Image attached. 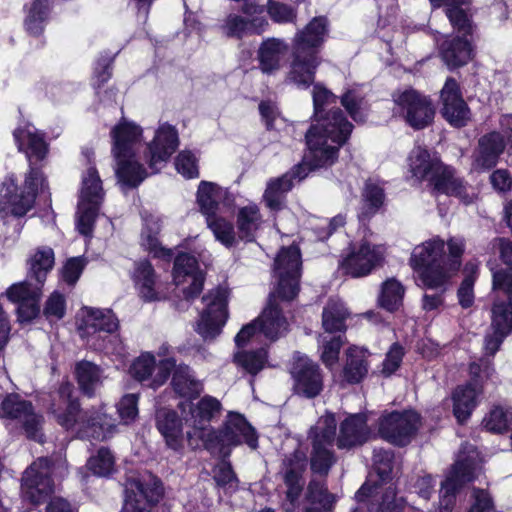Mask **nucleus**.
Instances as JSON below:
<instances>
[{
    "label": "nucleus",
    "instance_id": "obj_1",
    "mask_svg": "<svg viewBox=\"0 0 512 512\" xmlns=\"http://www.w3.org/2000/svg\"><path fill=\"white\" fill-rule=\"evenodd\" d=\"M336 103V96L325 87L313 88L315 123L306 133L308 153L306 160L314 167L332 165L338 157V149L352 132V124L339 109L325 112L329 104Z\"/></svg>",
    "mask_w": 512,
    "mask_h": 512
},
{
    "label": "nucleus",
    "instance_id": "obj_2",
    "mask_svg": "<svg viewBox=\"0 0 512 512\" xmlns=\"http://www.w3.org/2000/svg\"><path fill=\"white\" fill-rule=\"evenodd\" d=\"M18 150L24 152L29 161V171L24 184L18 187L13 177L7 178L1 188V210L14 216H24L34 205L38 189L45 186L43 173L33 166V160H43L48 153L44 134L32 124L17 128L13 133Z\"/></svg>",
    "mask_w": 512,
    "mask_h": 512
},
{
    "label": "nucleus",
    "instance_id": "obj_3",
    "mask_svg": "<svg viewBox=\"0 0 512 512\" xmlns=\"http://www.w3.org/2000/svg\"><path fill=\"white\" fill-rule=\"evenodd\" d=\"M301 263L300 249L295 245L281 249L275 259L278 286L270 294L267 306L256 319L259 331L270 340H276L288 329V322L282 314L278 300L290 301L298 294Z\"/></svg>",
    "mask_w": 512,
    "mask_h": 512
},
{
    "label": "nucleus",
    "instance_id": "obj_4",
    "mask_svg": "<svg viewBox=\"0 0 512 512\" xmlns=\"http://www.w3.org/2000/svg\"><path fill=\"white\" fill-rule=\"evenodd\" d=\"M142 129L130 122H121L113 128L112 154L115 159V174L118 183L127 189L138 187L149 175L138 161L135 153Z\"/></svg>",
    "mask_w": 512,
    "mask_h": 512
},
{
    "label": "nucleus",
    "instance_id": "obj_5",
    "mask_svg": "<svg viewBox=\"0 0 512 512\" xmlns=\"http://www.w3.org/2000/svg\"><path fill=\"white\" fill-rule=\"evenodd\" d=\"M53 265V250L49 247L38 249L30 260L28 280L12 285L7 291L8 298L18 304L20 322H29L39 314L41 286Z\"/></svg>",
    "mask_w": 512,
    "mask_h": 512
},
{
    "label": "nucleus",
    "instance_id": "obj_6",
    "mask_svg": "<svg viewBox=\"0 0 512 512\" xmlns=\"http://www.w3.org/2000/svg\"><path fill=\"white\" fill-rule=\"evenodd\" d=\"M72 386L68 383L61 385L59 396L66 403L64 412L53 410L57 422L66 429H75L81 438L104 441L116 431V424L111 416L102 410L80 411L78 401L72 400Z\"/></svg>",
    "mask_w": 512,
    "mask_h": 512
},
{
    "label": "nucleus",
    "instance_id": "obj_7",
    "mask_svg": "<svg viewBox=\"0 0 512 512\" xmlns=\"http://www.w3.org/2000/svg\"><path fill=\"white\" fill-rule=\"evenodd\" d=\"M409 262L427 288H441L449 280L445 265L444 241L439 237L417 245L411 253Z\"/></svg>",
    "mask_w": 512,
    "mask_h": 512
},
{
    "label": "nucleus",
    "instance_id": "obj_8",
    "mask_svg": "<svg viewBox=\"0 0 512 512\" xmlns=\"http://www.w3.org/2000/svg\"><path fill=\"white\" fill-rule=\"evenodd\" d=\"M337 422L333 414L321 416L310 428L308 438L311 441L310 469L320 476H327L337 457L333 451Z\"/></svg>",
    "mask_w": 512,
    "mask_h": 512
},
{
    "label": "nucleus",
    "instance_id": "obj_9",
    "mask_svg": "<svg viewBox=\"0 0 512 512\" xmlns=\"http://www.w3.org/2000/svg\"><path fill=\"white\" fill-rule=\"evenodd\" d=\"M461 451L456 463L441 484L439 509L437 512H451L456 492L465 483L474 480L481 469V460L476 449L469 445Z\"/></svg>",
    "mask_w": 512,
    "mask_h": 512
},
{
    "label": "nucleus",
    "instance_id": "obj_10",
    "mask_svg": "<svg viewBox=\"0 0 512 512\" xmlns=\"http://www.w3.org/2000/svg\"><path fill=\"white\" fill-rule=\"evenodd\" d=\"M395 112L415 130L428 127L434 120L432 100L415 89H405L393 94Z\"/></svg>",
    "mask_w": 512,
    "mask_h": 512
},
{
    "label": "nucleus",
    "instance_id": "obj_11",
    "mask_svg": "<svg viewBox=\"0 0 512 512\" xmlns=\"http://www.w3.org/2000/svg\"><path fill=\"white\" fill-rule=\"evenodd\" d=\"M246 443L251 449L258 447V437L254 428L238 413H230L223 427L207 440L205 449L213 452L218 449L221 453L225 447Z\"/></svg>",
    "mask_w": 512,
    "mask_h": 512
},
{
    "label": "nucleus",
    "instance_id": "obj_12",
    "mask_svg": "<svg viewBox=\"0 0 512 512\" xmlns=\"http://www.w3.org/2000/svg\"><path fill=\"white\" fill-rule=\"evenodd\" d=\"M307 466V456L302 450L287 455L281 464L279 475L285 485V497L281 506L285 512H296L303 492L305 480L303 474Z\"/></svg>",
    "mask_w": 512,
    "mask_h": 512
},
{
    "label": "nucleus",
    "instance_id": "obj_13",
    "mask_svg": "<svg viewBox=\"0 0 512 512\" xmlns=\"http://www.w3.org/2000/svg\"><path fill=\"white\" fill-rule=\"evenodd\" d=\"M221 410V403L212 396H204L190 408V418L187 423L191 430L187 432L189 446L198 448L207 445V440L212 436L214 429L210 423Z\"/></svg>",
    "mask_w": 512,
    "mask_h": 512
},
{
    "label": "nucleus",
    "instance_id": "obj_14",
    "mask_svg": "<svg viewBox=\"0 0 512 512\" xmlns=\"http://www.w3.org/2000/svg\"><path fill=\"white\" fill-rule=\"evenodd\" d=\"M495 373L488 361L470 365L471 381L465 386H459L453 393V413L459 423H464L477 405L476 397L480 393L479 381L490 379Z\"/></svg>",
    "mask_w": 512,
    "mask_h": 512
},
{
    "label": "nucleus",
    "instance_id": "obj_15",
    "mask_svg": "<svg viewBox=\"0 0 512 512\" xmlns=\"http://www.w3.org/2000/svg\"><path fill=\"white\" fill-rule=\"evenodd\" d=\"M228 296V289L219 286L203 297L206 307L197 323V332L204 339H214L220 334L228 318Z\"/></svg>",
    "mask_w": 512,
    "mask_h": 512
},
{
    "label": "nucleus",
    "instance_id": "obj_16",
    "mask_svg": "<svg viewBox=\"0 0 512 512\" xmlns=\"http://www.w3.org/2000/svg\"><path fill=\"white\" fill-rule=\"evenodd\" d=\"M420 426V415L414 411L391 412L379 419L378 433L382 439L393 445L406 446Z\"/></svg>",
    "mask_w": 512,
    "mask_h": 512
},
{
    "label": "nucleus",
    "instance_id": "obj_17",
    "mask_svg": "<svg viewBox=\"0 0 512 512\" xmlns=\"http://www.w3.org/2000/svg\"><path fill=\"white\" fill-rule=\"evenodd\" d=\"M0 418L22 424L28 438L42 441V416L35 413L31 402L17 394L7 395L0 404Z\"/></svg>",
    "mask_w": 512,
    "mask_h": 512
},
{
    "label": "nucleus",
    "instance_id": "obj_18",
    "mask_svg": "<svg viewBox=\"0 0 512 512\" xmlns=\"http://www.w3.org/2000/svg\"><path fill=\"white\" fill-rule=\"evenodd\" d=\"M53 468L48 458H38L24 472L21 490L25 499L38 504L54 490L51 479Z\"/></svg>",
    "mask_w": 512,
    "mask_h": 512
},
{
    "label": "nucleus",
    "instance_id": "obj_19",
    "mask_svg": "<svg viewBox=\"0 0 512 512\" xmlns=\"http://www.w3.org/2000/svg\"><path fill=\"white\" fill-rule=\"evenodd\" d=\"M293 390L305 398H315L323 390V376L321 369L311 359L297 357L291 368Z\"/></svg>",
    "mask_w": 512,
    "mask_h": 512
},
{
    "label": "nucleus",
    "instance_id": "obj_20",
    "mask_svg": "<svg viewBox=\"0 0 512 512\" xmlns=\"http://www.w3.org/2000/svg\"><path fill=\"white\" fill-rule=\"evenodd\" d=\"M179 144L175 127L164 123L157 129L154 139L147 145L144 158L149 164L151 173H156L175 152Z\"/></svg>",
    "mask_w": 512,
    "mask_h": 512
},
{
    "label": "nucleus",
    "instance_id": "obj_21",
    "mask_svg": "<svg viewBox=\"0 0 512 512\" xmlns=\"http://www.w3.org/2000/svg\"><path fill=\"white\" fill-rule=\"evenodd\" d=\"M163 495L161 482L150 478L148 482L133 480L127 487V498L121 512H150L149 507Z\"/></svg>",
    "mask_w": 512,
    "mask_h": 512
},
{
    "label": "nucleus",
    "instance_id": "obj_22",
    "mask_svg": "<svg viewBox=\"0 0 512 512\" xmlns=\"http://www.w3.org/2000/svg\"><path fill=\"white\" fill-rule=\"evenodd\" d=\"M383 259V249L367 241L354 245L342 262L345 272L352 277L368 275Z\"/></svg>",
    "mask_w": 512,
    "mask_h": 512
},
{
    "label": "nucleus",
    "instance_id": "obj_23",
    "mask_svg": "<svg viewBox=\"0 0 512 512\" xmlns=\"http://www.w3.org/2000/svg\"><path fill=\"white\" fill-rule=\"evenodd\" d=\"M443 117L455 127H463L470 119V110L463 99L459 84L447 78L440 94Z\"/></svg>",
    "mask_w": 512,
    "mask_h": 512
},
{
    "label": "nucleus",
    "instance_id": "obj_24",
    "mask_svg": "<svg viewBox=\"0 0 512 512\" xmlns=\"http://www.w3.org/2000/svg\"><path fill=\"white\" fill-rule=\"evenodd\" d=\"M430 185L437 193L458 198L464 204L473 202L476 194L470 185L461 178L454 168L444 163L431 178Z\"/></svg>",
    "mask_w": 512,
    "mask_h": 512
},
{
    "label": "nucleus",
    "instance_id": "obj_25",
    "mask_svg": "<svg viewBox=\"0 0 512 512\" xmlns=\"http://www.w3.org/2000/svg\"><path fill=\"white\" fill-rule=\"evenodd\" d=\"M173 279L176 285L189 282V286L183 289L187 300L197 297L203 289L204 276L198 269L196 258L190 254L181 253L175 258Z\"/></svg>",
    "mask_w": 512,
    "mask_h": 512
},
{
    "label": "nucleus",
    "instance_id": "obj_26",
    "mask_svg": "<svg viewBox=\"0 0 512 512\" xmlns=\"http://www.w3.org/2000/svg\"><path fill=\"white\" fill-rule=\"evenodd\" d=\"M306 166H309L310 169L316 168L305 159L304 165H299L282 176L272 178L267 182L263 200L270 210L279 211L284 207L286 194L292 189L293 180L297 177L299 179L306 177Z\"/></svg>",
    "mask_w": 512,
    "mask_h": 512
},
{
    "label": "nucleus",
    "instance_id": "obj_27",
    "mask_svg": "<svg viewBox=\"0 0 512 512\" xmlns=\"http://www.w3.org/2000/svg\"><path fill=\"white\" fill-rule=\"evenodd\" d=\"M292 59L287 81L298 88L306 89L314 83L315 73L321 63L319 55L292 47Z\"/></svg>",
    "mask_w": 512,
    "mask_h": 512
},
{
    "label": "nucleus",
    "instance_id": "obj_28",
    "mask_svg": "<svg viewBox=\"0 0 512 512\" xmlns=\"http://www.w3.org/2000/svg\"><path fill=\"white\" fill-rule=\"evenodd\" d=\"M434 7L445 6V14L454 30L472 37L476 28L473 22L471 0H430Z\"/></svg>",
    "mask_w": 512,
    "mask_h": 512
},
{
    "label": "nucleus",
    "instance_id": "obj_29",
    "mask_svg": "<svg viewBox=\"0 0 512 512\" xmlns=\"http://www.w3.org/2000/svg\"><path fill=\"white\" fill-rule=\"evenodd\" d=\"M327 33V18L323 16L314 17L304 29L295 34L292 47L319 55Z\"/></svg>",
    "mask_w": 512,
    "mask_h": 512
},
{
    "label": "nucleus",
    "instance_id": "obj_30",
    "mask_svg": "<svg viewBox=\"0 0 512 512\" xmlns=\"http://www.w3.org/2000/svg\"><path fill=\"white\" fill-rule=\"evenodd\" d=\"M79 331L82 337H90L96 333L111 334L117 331L119 322L112 310L85 308Z\"/></svg>",
    "mask_w": 512,
    "mask_h": 512
},
{
    "label": "nucleus",
    "instance_id": "obj_31",
    "mask_svg": "<svg viewBox=\"0 0 512 512\" xmlns=\"http://www.w3.org/2000/svg\"><path fill=\"white\" fill-rule=\"evenodd\" d=\"M369 435L366 417L362 414H354L341 422L339 435L335 440L339 449H351L365 443Z\"/></svg>",
    "mask_w": 512,
    "mask_h": 512
},
{
    "label": "nucleus",
    "instance_id": "obj_32",
    "mask_svg": "<svg viewBox=\"0 0 512 512\" xmlns=\"http://www.w3.org/2000/svg\"><path fill=\"white\" fill-rule=\"evenodd\" d=\"M468 37L455 35L443 41L440 54L450 69L464 66L472 60L474 48Z\"/></svg>",
    "mask_w": 512,
    "mask_h": 512
},
{
    "label": "nucleus",
    "instance_id": "obj_33",
    "mask_svg": "<svg viewBox=\"0 0 512 512\" xmlns=\"http://www.w3.org/2000/svg\"><path fill=\"white\" fill-rule=\"evenodd\" d=\"M500 259L506 268L491 266L492 289L494 292L502 291L508 293L512 299V242L506 238L496 239Z\"/></svg>",
    "mask_w": 512,
    "mask_h": 512
},
{
    "label": "nucleus",
    "instance_id": "obj_34",
    "mask_svg": "<svg viewBox=\"0 0 512 512\" xmlns=\"http://www.w3.org/2000/svg\"><path fill=\"white\" fill-rule=\"evenodd\" d=\"M304 500L303 512H332L336 496L329 492L325 480L312 478L306 487Z\"/></svg>",
    "mask_w": 512,
    "mask_h": 512
},
{
    "label": "nucleus",
    "instance_id": "obj_35",
    "mask_svg": "<svg viewBox=\"0 0 512 512\" xmlns=\"http://www.w3.org/2000/svg\"><path fill=\"white\" fill-rule=\"evenodd\" d=\"M369 355L367 349L355 346L346 351V360L341 372L343 383L358 384L366 377Z\"/></svg>",
    "mask_w": 512,
    "mask_h": 512
},
{
    "label": "nucleus",
    "instance_id": "obj_36",
    "mask_svg": "<svg viewBox=\"0 0 512 512\" xmlns=\"http://www.w3.org/2000/svg\"><path fill=\"white\" fill-rule=\"evenodd\" d=\"M408 160L412 175L419 180H426L429 183L443 164L437 156H432L427 149L421 146L415 147L410 152Z\"/></svg>",
    "mask_w": 512,
    "mask_h": 512
},
{
    "label": "nucleus",
    "instance_id": "obj_37",
    "mask_svg": "<svg viewBox=\"0 0 512 512\" xmlns=\"http://www.w3.org/2000/svg\"><path fill=\"white\" fill-rule=\"evenodd\" d=\"M157 428L166 441V445L174 451L183 448L182 423L177 413L162 409L156 416Z\"/></svg>",
    "mask_w": 512,
    "mask_h": 512
},
{
    "label": "nucleus",
    "instance_id": "obj_38",
    "mask_svg": "<svg viewBox=\"0 0 512 512\" xmlns=\"http://www.w3.org/2000/svg\"><path fill=\"white\" fill-rule=\"evenodd\" d=\"M288 49L287 44L278 38H268L258 50L259 68L265 74H273L280 69L281 59Z\"/></svg>",
    "mask_w": 512,
    "mask_h": 512
},
{
    "label": "nucleus",
    "instance_id": "obj_39",
    "mask_svg": "<svg viewBox=\"0 0 512 512\" xmlns=\"http://www.w3.org/2000/svg\"><path fill=\"white\" fill-rule=\"evenodd\" d=\"M505 147L500 133L492 132L479 140V150L474 161L477 169H490L497 163L499 155Z\"/></svg>",
    "mask_w": 512,
    "mask_h": 512
},
{
    "label": "nucleus",
    "instance_id": "obj_40",
    "mask_svg": "<svg viewBox=\"0 0 512 512\" xmlns=\"http://www.w3.org/2000/svg\"><path fill=\"white\" fill-rule=\"evenodd\" d=\"M133 280L142 298L147 301L157 299L156 275L150 262L140 261L135 264Z\"/></svg>",
    "mask_w": 512,
    "mask_h": 512
},
{
    "label": "nucleus",
    "instance_id": "obj_41",
    "mask_svg": "<svg viewBox=\"0 0 512 512\" xmlns=\"http://www.w3.org/2000/svg\"><path fill=\"white\" fill-rule=\"evenodd\" d=\"M78 385L82 392L91 397L102 385V371L99 366L89 361H81L75 367Z\"/></svg>",
    "mask_w": 512,
    "mask_h": 512
},
{
    "label": "nucleus",
    "instance_id": "obj_42",
    "mask_svg": "<svg viewBox=\"0 0 512 512\" xmlns=\"http://www.w3.org/2000/svg\"><path fill=\"white\" fill-rule=\"evenodd\" d=\"M385 200L383 187L372 179L366 181L362 192V206L359 213L361 220L369 219L376 214Z\"/></svg>",
    "mask_w": 512,
    "mask_h": 512
},
{
    "label": "nucleus",
    "instance_id": "obj_43",
    "mask_svg": "<svg viewBox=\"0 0 512 512\" xmlns=\"http://www.w3.org/2000/svg\"><path fill=\"white\" fill-rule=\"evenodd\" d=\"M261 223L262 217L256 205H248L241 208L237 215L239 238L247 242L253 241Z\"/></svg>",
    "mask_w": 512,
    "mask_h": 512
},
{
    "label": "nucleus",
    "instance_id": "obj_44",
    "mask_svg": "<svg viewBox=\"0 0 512 512\" xmlns=\"http://www.w3.org/2000/svg\"><path fill=\"white\" fill-rule=\"evenodd\" d=\"M172 386L175 392L183 397H196L203 389L202 383L194 377L191 369L186 365L175 368Z\"/></svg>",
    "mask_w": 512,
    "mask_h": 512
},
{
    "label": "nucleus",
    "instance_id": "obj_45",
    "mask_svg": "<svg viewBox=\"0 0 512 512\" xmlns=\"http://www.w3.org/2000/svg\"><path fill=\"white\" fill-rule=\"evenodd\" d=\"M348 315L349 313L341 301L329 300L322 313L323 328L328 333L343 331Z\"/></svg>",
    "mask_w": 512,
    "mask_h": 512
},
{
    "label": "nucleus",
    "instance_id": "obj_46",
    "mask_svg": "<svg viewBox=\"0 0 512 512\" xmlns=\"http://www.w3.org/2000/svg\"><path fill=\"white\" fill-rule=\"evenodd\" d=\"M103 198L104 191L98 171L94 167H89L82 179L80 202L100 205Z\"/></svg>",
    "mask_w": 512,
    "mask_h": 512
},
{
    "label": "nucleus",
    "instance_id": "obj_47",
    "mask_svg": "<svg viewBox=\"0 0 512 512\" xmlns=\"http://www.w3.org/2000/svg\"><path fill=\"white\" fill-rule=\"evenodd\" d=\"M404 293L405 289L399 281L388 279L381 285L378 304L389 312L396 311L402 305Z\"/></svg>",
    "mask_w": 512,
    "mask_h": 512
},
{
    "label": "nucleus",
    "instance_id": "obj_48",
    "mask_svg": "<svg viewBox=\"0 0 512 512\" xmlns=\"http://www.w3.org/2000/svg\"><path fill=\"white\" fill-rule=\"evenodd\" d=\"M268 360L267 350L260 348L254 351H239L234 355V362L251 376L257 375Z\"/></svg>",
    "mask_w": 512,
    "mask_h": 512
},
{
    "label": "nucleus",
    "instance_id": "obj_49",
    "mask_svg": "<svg viewBox=\"0 0 512 512\" xmlns=\"http://www.w3.org/2000/svg\"><path fill=\"white\" fill-rule=\"evenodd\" d=\"M50 11L48 0H34L27 9L25 18L26 30L32 35H40Z\"/></svg>",
    "mask_w": 512,
    "mask_h": 512
},
{
    "label": "nucleus",
    "instance_id": "obj_50",
    "mask_svg": "<svg viewBox=\"0 0 512 512\" xmlns=\"http://www.w3.org/2000/svg\"><path fill=\"white\" fill-rule=\"evenodd\" d=\"M219 199V186L207 181H202L199 184L197 191V201L201 212L206 216V219L216 215Z\"/></svg>",
    "mask_w": 512,
    "mask_h": 512
},
{
    "label": "nucleus",
    "instance_id": "obj_51",
    "mask_svg": "<svg viewBox=\"0 0 512 512\" xmlns=\"http://www.w3.org/2000/svg\"><path fill=\"white\" fill-rule=\"evenodd\" d=\"M508 301H495L492 307V329L509 334L512 331V299L505 293Z\"/></svg>",
    "mask_w": 512,
    "mask_h": 512
},
{
    "label": "nucleus",
    "instance_id": "obj_52",
    "mask_svg": "<svg viewBox=\"0 0 512 512\" xmlns=\"http://www.w3.org/2000/svg\"><path fill=\"white\" fill-rule=\"evenodd\" d=\"M342 346L343 339L341 335L320 336V359L328 369L332 370L337 364Z\"/></svg>",
    "mask_w": 512,
    "mask_h": 512
},
{
    "label": "nucleus",
    "instance_id": "obj_53",
    "mask_svg": "<svg viewBox=\"0 0 512 512\" xmlns=\"http://www.w3.org/2000/svg\"><path fill=\"white\" fill-rule=\"evenodd\" d=\"M478 263L468 262L464 267L465 278L463 279L459 289V303L463 308L470 307L474 302L473 286L478 275Z\"/></svg>",
    "mask_w": 512,
    "mask_h": 512
},
{
    "label": "nucleus",
    "instance_id": "obj_54",
    "mask_svg": "<svg viewBox=\"0 0 512 512\" xmlns=\"http://www.w3.org/2000/svg\"><path fill=\"white\" fill-rule=\"evenodd\" d=\"M206 221L216 239L223 245L230 247L235 243V232L232 223L216 215L207 218Z\"/></svg>",
    "mask_w": 512,
    "mask_h": 512
},
{
    "label": "nucleus",
    "instance_id": "obj_55",
    "mask_svg": "<svg viewBox=\"0 0 512 512\" xmlns=\"http://www.w3.org/2000/svg\"><path fill=\"white\" fill-rule=\"evenodd\" d=\"M114 456L107 448H100L96 455L89 458L87 466L95 475L108 476L114 470Z\"/></svg>",
    "mask_w": 512,
    "mask_h": 512
},
{
    "label": "nucleus",
    "instance_id": "obj_56",
    "mask_svg": "<svg viewBox=\"0 0 512 512\" xmlns=\"http://www.w3.org/2000/svg\"><path fill=\"white\" fill-rule=\"evenodd\" d=\"M212 475L218 487L233 490L237 488V476L232 468L231 463L225 458L213 467Z\"/></svg>",
    "mask_w": 512,
    "mask_h": 512
},
{
    "label": "nucleus",
    "instance_id": "obj_57",
    "mask_svg": "<svg viewBox=\"0 0 512 512\" xmlns=\"http://www.w3.org/2000/svg\"><path fill=\"white\" fill-rule=\"evenodd\" d=\"M449 256L445 258V265L450 279L461 266V258L465 250V240L462 237H451L447 241Z\"/></svg>",
    "mask_w": 512,
    "mask_h": 512
},
{
    "label": "nucleus",
    "instance_id": "obj_58",
    "mask_svg": "<svg viewBox=\"0 0 512 512\" xmlns=\"http://www.w3.org/2000/svg\"><path fill=\"white\" fill-rule=\"evenodd\" d=\"M510 422V413L501 406H495L484 417L482 423L484 427L494 433H501L508 428Z\"/></svg>",
    "mask_w": 512,
    "mask_h": 512
},
{
    "label": "nucleus",
    "instance_id": "obj_59",
    "mask_svg": "<svg viewBox=\"0 0 512 512\" xmlns=\"http://www.w3.org/2000/svg\"><path fill=\"white\" fill-rule=\"evenodd\" d=\"M341 103L357 122H363L365 119L364 98L356 90H348L341 97Z\"/></svg>",
    "mask_w": 512,
    "mask_h": 512
},
{
    "label": "nucleus",
    "instance_id": "obj_60",
    "mask_svg": "<svg viewBox=\"0 0 512 512\" xmlns=\"http://www.w3.org/2000/svg\"><path fill=\"white\" fill-rule=\"evenodd\" d=\"M99 206L94 203L79 202L77 227L81 234L87 236L92 232Z\"/></svg>",
    "mask_w": 512,
    "mask_h": 512
},
{
    "label": "nucleus",
    "instance_id": "obj_61",
    "mask_svg": "<svg viewBox=\"0 0 512 512\" xmlns=\"http://www.w3.org/2000/svg\"><path fill=\"white\" fill-rule=\"evenodd\" d=\"M117 411L123 424L134 422L138 416V396L136 394L124 395L117 404Z\"/></svg>",
    "mask_w": 512,
    "mask_h": 512
},
{
    "label": "nucleus",
    "instance_id": "obj_62",
    "mask_svg": "<svg viewBox=\"0 0 512 512\" xmlns=\"http://www.w3.org/2000/svg\"><path fill=\"white\" fill-rule=\"evenodd\" d=\"M155 369V358L153 355L146 353L138 357L130 368L131 375L138 381L149 379Z\"/></svg>",
    "mask_w": 512,
    "mask_h": 512
},
{
    "label": "nucleus",
    "instance_id": "obj_63",
    "mask_svg": "<svg viewBox=\"0 0 512 512\" xmlns=\"http://www.w3.org/2000/svg\"><path fill=\"white\" fill-rule=\"evenodd\" d=\"M393 453L389 450L374 449L373 465L382 481L389 478L392 471Z\"/></svg>",
    "mask_w": 512,
    "mask_h": 512
},
{
    "label": "nucleus",
    "instance_id": "obj_64",
    "mask_svg": "<svg viewBox=\"0 0 512 512\" xmlns=\"http://www.w3.org/2000/svg\"><path fill=\"white\" fill-rule=\"evenodd\" d=\"M43 313L50 322L63 318L65 314L64 296L58 292L52 293L45 303Z\"/></svg>",
    "mask_w": 512,
    "mask_h": 512
}]
</instances>
